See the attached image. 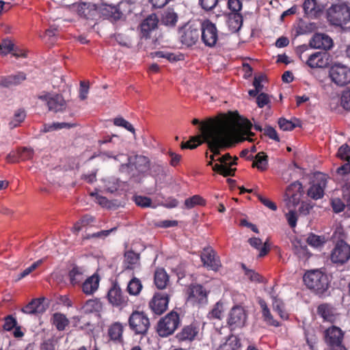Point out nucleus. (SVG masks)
Masks as SVG:
<instances>
[{
  "label": "nucleus",
  "instance_id": "nucleus-1",
  "mask_svg": "<svg viewBox=\"0 0 350 350\" xmlns=\"http://www.w3.org/2000/svg\"><path fill=\"white\" fill-rule=\"evenodd\" d=\"M201 135L192 137L190 140L181 144V148L194 149L203 142L208 145L213 152L211 161H215V156L220 154V150L231 146L233 141L252 142L254 133L250 131L242 133L238 127L237 121L231 116L212 120L201 124L199 127Z\"/></svg>",
  "mask_w": 350,
  "mask_h": 350
},
{
  "label": "nucleus",
  "instance_id": "nucleus-2",
  "mask_svg": "<svg viewBox=\"0 0 350 350\" xmlns=\"http://www.w3.org/2000/svg\"><path fill=\"white\" fill-rule=\"evenodd\" d=\"M303 280L305 285L317 294H322L328 288L327 276L319 269L308 271Z\"/></svg>",
  "mask_w": 350,
  "mask_h": 350
},
{
  "label": "nucleus",
  "instance_id": "nucleus-3",
  "mask_svg": "<svg viewBox=\"0 0 350 350\" xmlns=\"http://www.w3.org/2000/svg\"><path fill=\"white\" fill-rule=\"evenodd\" d=\"M327 18L333 25H346L350 23V7L343 3L332 5L327 10Z\"/></svg>",
  "mask_w": 350,
  "mask_h": 350
},
{
  "label": "nucleus",
  "instance_id": "nucleus-4",
  "mask_svg": "<svg viewBox=\"0 0 350 350\" xmlns=\"http://www.w3.org/2000/svg\"><path fill=\"white\" fill-rule=\"evenodd\" d=\"M324 340L328 350H347L344 343L345 332L332 325L324 331Z\"/></svg>",
  "mask_w": 350,
  "mask_h": 350
},
{
  "label": "nucleus",
  "instance_id": "nucleus-5",
  "mask_svg": "<svg viewBox=\"0 0 350 350\" xmlns=\"http://www.w3.org/2000/svg\"><path fill=\"white\" fill-rule=\"evenodd\" d=\"M128 323L130 329L135 334L138 335H146L150 326V319L143 311H133L129 318Z\"/></svg>",
  "mask_w": 350,
  "mask_h": 350
},
{
  "label": "nucleus",
  "instance_id": "nucleus-6",
  "mask_svg": "<svg viewBox=\"0 0 350 350\" xmlns=\"http://www.w3.org/2000/svg\"><path fill=\"white\" fill-rule=\"evenodd\" d=\"M180 324L178 314L171 312L159 320L157 326V332L161 337H167L172 335Z\"/></svg>",
  "mask_w": 350,
  "mask_h": 350
},
{
  "label": "nucleus",
  "instance_id": "nucleus-7",
  "mask_svg": "<svg viewBox=\"0 0 350 350\" xmlns=\"http://www.w3.org/2000/svg\"><path fill=\"white\" fill-rule=\"evenodd\" d=\"M304 190L302 185L295 181L287 187L284 196V202L287 208H295L300 202Z\"/></svg>",
  "mask_w": 350,
  "mask_h": 350
},
{
  "label": "nucleus",
  "instance_id": "nucleus-8",
  "mask_svg": "<svg viewBox=\"0 0 350 350\" xmlns=\"http://www.w3.org/2000/svg\"><path fill=\"white\" fill-rule=\"evenodd\" d=\"M329 76L336 85L345 86L350 83V68L341 64H335L330 68Z\"/></svg>",
  "mask_w": 350,
  "mask_h": 350
},
{
  "label": "nucleus",
  "instance_id": "nucleus-9",
  "mask_svg": "<svg viewBox=\"0 0 350 350\" xmlns=\"http://www.w3.org/2000/svg\"><path fill=\"white\" fill-rule=\"evenodd\" d=\"M201 40L208 47L215 46L218 40V31L216 25L209 20H204L201 22Z\"/></svg>",
  "mask_w": 350,
  "mask_h": 350
},
{
  "label": "nucleus",
  "instance_id": "nucleus-10",
  "mask_svg": "<svg viewBox=\"0 0 350 350\" xmlns=\"http://www.w3.org/2000/svg\"><path fill=\"white\" fill-rule=\"evenodd\" d=\"M328 177L326 174L317 172L314 175L311 185L308 190V195L314 200L321 199L324 196Z\"/></svg>",
  "mask_w": 350,
  "mask_h": 350
},
{
  "label": "nucleus",
  "instance_id": "nucleus-11",
  "mask_svg": "<svg viewBox=\"0 0 350 350\" xmlns=\"http://www.w3.org/2000/svg\"><path fill=\"white\" fill-rule=\"evenodd\" d=\"M107 299L114 307L124 308L128 304V297L124 295L117 283H113L107 293Z\"/></svg>",
  "mask_w": 350,
  "mask_h": 350
},
{
  "label": "nucleus",
  "instance_id": "nucleus-12",
  "mask_svg": "<svg viewBox=\"0 0 350 350\" xmlns=\"http://www.w3.org/2000/svg\"><path fill=\"white\" fill-rule=\"evenodd\" d=\"M232 157L229 153L219 157L217 161L220 162V164H215L213 166V170L224 176H234L235 168H231L230 166L236 165V160L237 157H234V160L231 161Z\"/></svg>",
  "mask_w": 350,
  "mask_h": 350
},
{
  "label": "nucleus",
  "instance_id": "nucleus-13",
  "mask_svg": "<svg viewBox=\"0 0 350 350\" xmlns=\"http://www.w3.org/2000/svg\"><path fill=\"white\" fill-rule=\"evenodd\" d=\"M200 258L204 267L209 270L217 271L221 266L219 256L211 247L204 248Z\"/></svg>",
  "mask_w": 350,
  "mask_h": 350
},
{
  "label": "nucleus",
  "instance_id": "nucleus-14",
  "mask_svg": "<svg viewBox=\"0 0 350 350\" xmlns=\"http://www.w3.org/2000/svg\"><path fill=\"white\" fill-rule=\"evenodd\" d=\"M350 258V246L343 241L337 242L331 254L334 263L343 264Z\"/></svg>",
  "mask_w": 350,
  "mask_h": 350
},
{
  "label": "nucleus",
  "instance_id": "nucleus-15",
  "mask_svg": "<svg viewBox=\"0 0 350 350\" xmlns=\"http://www.w3.org/2000/svg\"><path fill=\"white\" fill-rule=\"evenodd\" d=\"M38 98L46 102L50 111L57 112L66 109V103L63 96L60 94L44 93L39 95Z\"/></svg>",
  "mask_w": 350,
  "mask_h": 350
},
{
  "label": "nucleus",
  "instance_id": "nucleus-16",
  "mask_svg": "<svg viewBox=\"0 0 350 350\" xmlns=\"http://www.w3.org/2000/svg\"><path fill=\"white\" fill-rule=\"evenodd\" d=\"M247 315L244 309L241 306L233 307L228 317V323L232 328L242 327L245 325Z\"/></svg>",
  "mask_w": 350,
  "mask_h": 350
},
{
  "label": "nucleus",
  "instance_id": "nucleus-17",
  "mask_svg": "<svg viewBox=\"0 0 350 350\" xmlns=\"http://www.w3.org/2000/svg\"><path fill=\"white\" fill-rule=\"evenodd\" d=\"M169 296L167 293H157L149 302V307L156 314H163L167 309Z\"/></svg>",
  "mask_w": 350,
  "mask_h": 350
},
{
  "label": "nucleus",
  "instance_id": "nucleus-18",
  "mask_svg": "<svg viewBox=\"0 0 350 350\" xmlns=\"http://www.w3.org/2000/svg\"><path fill=\"white\" fill-rule=\"evenodd\" d=\"M180 40L186 46H191L199 39V31L191 25H185L180 30Z\"/></svg>",
  "mask_w": 350,
  "mask_h": 350
},
{
  "label": "nucleus",
  "instance_id": "nucleus-19",
  "mask_svg": "<svg viewBox=\"0 0 350 350\" xmlns=\"http://www.w3.org/2000/svg\"><path fill=\"white\" fill-rule=\"evenodd\" d=\"M310 46L314 49L329 50L333 46V40L327 34L318 33L311 38Z\"/></svg>",
  "mask_w": 350,
  "mask_h": 350
},
{
  "label": "nucleus",
  "instance_id": "nucleus-20",
  "mask_svg": "<svg viewBox=\"0 0 350 350\" xmlns=\"http://www.w3.org/2000/svg\"><path fill=\"white\" fill-rule=\"evenodd\" d=\"M207 293L201 285H193L188 290V301L193 304L206 302Z\"/></svg>",
  "mask_w": 350,
  "mask_h": 350
},
{
  "label": "nucleus",
  "instance_id": "nucleus-21",
  "mask_svg": "<svg viewBox=\"0 0 350 350\" xmlns=\"http://www.w3.org/2000/svg\"><path fill=\"white\" fill-rule=\"evenodd\" d=\"M307 64L310 68H324L328 64V55L325 53L316 52L309 56Z\"/></svg>",
  "mask_w": 350,
  "mask_h": 350
},
{
  "label": "nucleus",
  "instance_id": "nucleus-22",
  "mask_svg": "<svg viewBox=\"0 0 350 350\" xmlns=\"http://www.w3.org/2000/svg\"><path fill=\"white\" fill-rule=\"evenodd\" d=\"M303 9L305 15L311 18H317L322 12V9L317 4V0H305Z\"/></svg>",
  "mask_w": 350,
  "mask_h": 350
},
{
  "label": "nucleus",
  "instance_id": "nucleus-23",
  "mask_svg": "<svg viewBox=\"0 0 350 350\" xmlns=\"http://www.w3.org/2000/svg\"><path fill=\"white\" fill-rule=\"evenodd\" d=\"M317 313L324 321L330 323H334L338 319V314L334 308L327 304L320 305L317 308Z\"/></svg>",
  "mask_w": 350,
  "mask_h": 350
},
{
  "label": "nucleus",
  "instance_id": "nucleus-24",
  "mask_svg": "<svg viewBox=\"0 0 350 350\" xmlns=\"http://www.w3.org/2000/svg\"><path fill=\"white\" fill-rule=\"evenodd\" d=\"M44 301V298L34 299L24 307L22 311L29 314L42 313L46 310Z\"/></svg>",
  "mask_w": 350,
  "mask_h": 350
},
{
  "label": "nucleus",
  "instance_id": "nucleus-25",
  "mask_svg": "<svg viewBox=\"0 0 350 350\" xmlns=\"http://www.w3.org/2000/svg\"><path fill=\"white\" fill-rule=\"evenodd\" d=\"M100 278L98 275L93 274L87 278L82 285V291L85 295H92L99 286Z\"/></svg>",
  "mask_w": 350,
  "mask_h": 350
},
{
  "label": "nucleus",
  "instance_id": "nucleus-26",
  "mask_svg": "<svg viewBox=\"0 0 350 350\" xmlns=\"http://www.w3.org/2000/svg\"><path fill=\"white\" fill-rule=\"evenodd\" d=\"M26 79V75L24 72H18L16 75H9L1 78L0 85L5 88L21 84Z\"/></svg>",
  "mask_w": 350,
  "mask_h": 350
},
{
  "label": "nucleus",
  "instance_id": "nucleus-27",
  "mask_svg": "<svg viewBox=\"0 0 350 350\" xmlns=\"http://www.w3.org/2000/svg\"><path fill=\"white\" fill-rule=\"evenodd\" d=\"M247 159L254 160L253 167H256L260 171H265L267 169L268 157L265 152H258L255 157L250 156Z\"/></svg>",
  "mask_w": 350,
  "mask_h": 350
},
{
  "label": "nucleus",
  "instance_id": "nucleus-28",
  "mask_svg": "<svg viewBox=\"0 0 350 350\" xmlns=\"http://www.w3.org/2000/svg\"><path fill=\"white\" fill-rule=\"evenodd\" d=\"M169 276L164 269H157L154 273V284L159 289H164L169 283Z\"/></svg>",
  "mask_w": 350,
  "mask_h": 350
},
{
  "label": "nucleus",
  "instance_id": "nucleus-29",
  "mask_svg": "<svg viewBox=\"0 0 350 350\" xmlns=\"http://www.w3.org/2000/svg\"><path fill=\"white\" fill-rule=\"evenodd\" d=\"M158 24V18L155 14L149 15L141 24V30L144 36L154 30Z\"/></svg>",
  "mask_w": 350,
  "mask_h": 350
},
{
  "label": "nucleus",
  "instance_id": "nucleus-30",
  "mask_svg": "<svg viewBox=\"0 0 350 350\" xmlns=\"http://www.w3.org/2000/svg\"><path fill=\"white\" fill-rule=\"evenodd\" d=\"M198 333V328L193 325L185 327L182 331L178 334L177 337L180 340H192Z\"/></svg>",
  "mask_w": 350,
  "mask_h": 350
},
{
  "label": "nucleus",
  "instance_id": "nucleus-31",
  "mask_svg": "<svg viewBox=\"0 0 350 350\" xmlns=\"http://www.w3.org/2000/svg\"><path fill=\"white\" fill-rule=\"evenodd\" d=\"M248 242L252 247L257 250H260V257L265 256L270 250V245H269L267 241L262 244L261 239L259 238L253 237L250 238L248 240Z\"/></svg>",
  "mask_w": 350,
  "mask_h": 350
},
{
  "label": "nucleus",
  "instance_id": "nucleus-32",
  "mask_svg": "<svg viewBox=\"0 0 350 350\" xmlns=\"http://www.w3.org/2000/svg\"><path fill=\"white\" fill-rule=\"evenodd\" d=\"M258 304L262 309V317L264 318V321L270 325H273L275 327L279 326V323L273 319L266 302L263 299H260L258 300Z\"/></svg>",
  "mask_w": 350,
  "mask_h": 350
},
{
  "label": "nucleus",
  "instance_id": "nucleus-33",
  "mask_svg": "<svg viewBox=\"0 0 350 350\" xmlns=\"http://www.w3.org/2000/svg\"><path fill=\"white\" fill-rule=\"evenodd\" d=\"M123 325L118 322L113 323L108 329V334L113 340L120 341L122 338Z\"/></svg>",
  "mask_w": 350,
  "mask_h": 350
},
{
  "label": "nucleus",
  "instance_id": "nucleus-34",
  "mask_svg": "<svg viewBox=\"0 0 350 350\" xmlns=\"http://www.w3.org/2000/svg\"><path fill=\"white\" fill-rule=\"evenodd\" d=\"M243 25V16L241 13H230L228 15V25L234 31L239 30Z\"/></svg>",
  "mask_w": 350,
  "mask_h": 350
},
{
  "label": "nucleus",
  "instance_id": "nucleus-35",
  "mask_svg": "<svg viewBox=\"0 0 350 350\" xmlns=\"http://www.w3.org/2000/svg\"><path fill=\"white\" fill-rule=\"evenodd\" d=\"M85 270L83 267L75 266L69 272L70 282L72 284H79L85 277Z\"/></svg>",
  "mask_w": 350,
  "mask_h": 350
},
{
  "label": "nucleus",
  "instance_id": "nucleus-36",
  "mask_svg": "<svg viewBox=\"0 0 350 350\" xmlns=\"http://www.w3.org/2000/svg\"><path fill=\"white\" fill-rule=\"evenodd\" d=\"M177 20V14L173 10L170 9L165 11L161 17V23L167 26H174Z\"/></svg>",
  "mask_w": 350,
  "mask_h": 350
},
{
  "label": "nucleus",
  "instance_id": "nucleus-37",
  "mask_svg": "<svg viewBox=\"0 0 350 350\" xmlns=\"http://www.w3.org/2000/svg\"><path fill=\"white\" fill-rule=\"evenodd\" d=\"M126 268L133 269L139 264V256L133 251L126 252L124 255Z\"/></svg>",
  "mask_w": 350,
  "mask_h": 350
},
{
  "label": "nucleus",
  "instance_id": "nucleus-38",
  "mask_svg": "<svg viewBox=\"0 0 350 350\" xmlns=\"http://www.w3.org/2000/svg\"><path fill=\"white\" fill-rule=\"evenodd\" d=\"M142 287L141 281L137 278H133L129 282L126 290L131 295L136 296L140 293Z\"/></svg>",
  "mask_w": 350,
  "mask_h": 350
},
{
  "label": "nucleus",
  "instance_id": "nucleus-39",
  "mask_svg": "<svg viewBox=\"0 0 350 350\" xmlns=\"http://www.w3.org/2000/svg\"><path fill=\"white\" fill-rule=\"evenodd\" d=\"M135 166L139 172H145L149 169V159L142 155H137L135 158Z\"/></svg>",
  "mask_w": 350,
  "mask_h": 350
},
{
  "label": "nucleus",
  "instance_id": "nucleus-40",
  "mask_svg": "<svg viewBox=\"0 0 350 350\" xmlns=\"http://www.w3.org/2000/svg\"><path fill=\"white\" fill-rule=\"evenodd\" d=\"M91 9V5L90 3L80 2L79 1L76 5H74L73 9L71 10L72 12L77 13L81 16L86 17Z\"/></svg>",
  "mask_w": 350,
  "mask_h": 350
},
{
  "label": "nucleus",
  "instance_id": "nucleus-41",
  "mask_svg": "<svg viewBox=\"0 0 350 350\" xmlns=\"http://www.w3.org/2000/svg\"><path fill=\"white\" fill-rule=\"evenodd\" d=\"M26 113L23 109L16 110L9 123L10 127L14 129L18 126L24 121Z\"/></svg>",
  "mask_w": 350,
  "mask_h": 350
},
{
  "label": "nucleus",
  "instance_id": "nucleus-42",
  "mask_svg": "<svg viewBox=\"0 0 350 350\" xmlns=\"http://www.w3.org/2000/svg\"><path fill=\"white\" fill-rule=\"evenodd\" d=\"M16 46L13 42L8 39H3L2 42L0 43V52L1 55L5 56L9 53H13Z\"/></svg>",
  "mask_w": 350,
  "mask_h": 350
},
{
  "label": "nucleus",
  "instance_id": "nucleus-43",
  "mask_svg": "<svg viewBox=\"0 0 350 350\" xmlns=\"http://www.w3.org/2000/svg\"><path fill=\"white\" fill-rule=\"evenodd\" d=\"M53 324L58 330H64L68 325V321L64 315L56 313L53 315Z\"/></svg>",
  "mask_w": 350,
  "mask_h": 350
},
{
  "label": "nucleus",
  "instance_id": "nucleus-44",
  "mask_svg": "<svg viewBox=\"0 0 350 350\" xmlns=\"http://www.w3.org/2000/svg\"><path fill=\"white\" fill-rule=\"evenodd\" d=\"M273 308L275 311L278 312L282 319H286L288 318V314L284 309V304L280 299L277 298L273 299Z\"/></svg>",
  "mask_w": 350,
  "mask_h": 350
},
{
  "label": "nucleus",
  "instance_id": "nucleus-45",
  "mask_svg": "<svg viewBox=\"0 0 350 350\" xmlns=\"http://www.w3.org/2000/svg\"><path fill=\"white\" fill-rule=\"evenodd\" d=\"M307 243L314 247H319L325 243V238L314 234H310L307 238Z\"/></svg>",
  "mask_w": 350,
  "mask_h": 350
},
{
  "label": "nucleus",
  "instance_id": "nucleus-46",
  "mask_svg": "<svg viewBox=\"0 0 350 350\" xmlns=\"http://www.w3.org/2000/svg\"><path fill=\"white\" fill-rule=\"evenodd\" d=\"M70 124L66 122H54L52 124H44L42 131L44 133L51 132L53 131L61 129L63 128H70Z\"/></svg>",
  "mask_w": 350,
  "mask_h": 350
},
{
  "label": "nucleus",
  "instance_id": "nucleus-47",
  "mask_svg": "<svg viewBox=\"0 0 350 350\" xmlns=\"http://www.w3.org/2000/svg\"><path fill=\"white\" fill-rule=\"evenodd\" d=\"M113 124H114V125H116L117 126L123 127V128L126 129L127 131L135 134V129L133 126V125L129 122H128L127 120H126L125 119H124L122 117H118V118H114Z\"/></svg>",
  "mask_w": 350,
  "mask_h": 350
},
{
  "label": "nucleus",
  "instance_id": "nucleus-48",
  "mask_svg": "<svg viewBox=\"0 0 350 350\" xmlns=\"http://www.w3.org/2000/svg\"><path fill=\"white\" fill-rule=\"evenodd\" d=\"M204 204V200L198 195L193 196L191 198H187L185 201V205L187 208H191L196 205H202Z\"/></svg>",
  "mask_w": 350,
  "mask_h": 350
},
{
  "label": "nucleus",
  "instance_id": "nucleus-49",
  "mask_svg": "<svg viewBox=\"0 0 350 350\" xmlns=\"http://www.w3.org/2000/svg\"><path fill=\"white\" fill-rule=\"evenodd\" d=\"M271 103L270 97L265 93L259 94L256 97V103L258 107L262 108L265 106H269Z\"/></svg>",
  "mask_w": 350,
  "mask_h": 350
},
{
  "label": "nucleus",
  "instance_id": "nucleus-50",
  "mask_svg": "<svg viewBox=\"0 0 350 350\" xmlns=\"http://www.w3.org/2000/svg\"><path fill=\"white\" fill-rule=\"evenodd\" d=\"M278 124L280 129L284 131H292L296 127V124L293 122L288 120L285 118H280L278 120Z\"/></svg>",
  "mask_w": 350,
  "mask_h": 350
},
{
  "label": "nucleus",
  "instance_id": "nucleus-51",
  "mask_svg": "<svg viewBox=\"0 0 350 350\" xmlns=\"http://www.w3.org/2000/svg\"><path fill=\"white\" fill-rule=\"evenodd\" d=\"M101 307L98 299H90L85 304V309L87 312L98 311Z\"/></svg>",
  "mask_w": 350,
  "mask_h": 350
},
{
  "label": "nucleus",
  "instance_id": "nucleus-52",
  "mask_svg": "<svg viewBox=\"0 0 350 350\" xmlns=\"http://www.w3.org/2000/svg\"><path fill=\"white\" fill-rule=\"evenodd\" d=\"M288 212L285 214L289 226L294 228L297 225V217L295 208H287Z\"/></svg>",
  "mask_w": 350,
  "mask_h": 350
},
{
  "label": "nucleus",
  "instance_id": "nucleus-53",
  "mask_svg": "<svg viewBox=\"0 0 350 350\" xmlns=\"http://www.w3.org/2000/svg\"><path fill=\"white\" fill-rule=\"evenodd\" d=\"M42 262V260H38L36 262H33L31 266L26 268L23 272H21L18 277V280H21L29 274H30L32 271L36 269Z\"/></svg>",
  "mask_w": 350,
  "mask_h": 350
},
{
  "label": "nucleus",
  "instance_id": "nucleus-54",
  "mask_svg": "<svg viewBox=\"0 0 350 350\" xmlns=\"http://www.w3.org/2000/svg\"><path fill=\"white\" fill-rule=\"evenodd\" d=\"M105 188L110 192L113 193L116 191L119 187V181L117 178H111L105 180Z\"/></svg>",
  "mask_w": 350,
  "mask_h": 350
},
{
  "label": "nucleus",
  "instance_id": "nucleus-55",
  "mask_svg": "<svg viewBox=\"0 0 350 350\" xmlns=\"http://www.w3.org/2000/svg\"><path fill=\"white\" fill-rule=\"evenodd\" d=\"M218 0H199L201 8L205 11L214 9L217 5Z\"/></svg>",
  "mask_w": 350,
  "mask_h": 350
},
{
  "label": "nucleus",
  "instance_id": "nucleus-56",
  "mask_svg": "<svg viewBox=\"0 0 350 350\" xmlns=\"http://www.w3.org/2000/svg\"><path fill=\"white\" fill-rule=\"evenodd\" d=\"M228 8L231 10V13H240L242 9V3L240 0H228Z\"/></svg>",
  "mask_w": 350,
  "mask_h": 350
},
{
  "label": "nucleus",
  "instance_id": "nucleus-57",
  "mask_svg": "<svg viewBox=\"0 0 350 350\" xmlns=\"http://www.w3.org/2000/svg\"><path fill=\"white\" fill-rule=\"evenodd\" d=\"M350 148L347 144L342 145L337 152V156L343 160H349Z\"/></svg>",
  "mask_w": 350,
  "mask_h": 350
},
{
  "label": "nucleus",
  "instance_id": "nucleus-58",
  "mask_svg": "<svg viewBox=\"0 0 350 350\" xmlns=\"http://www.w3.org/2000/svg\"><path fill=\"white\" fill-rule=\"evenodd\" d=\"M19 157L21 160L25 161L32 159L33 155V150L29 148H23L18 152Z\"/></svg>",
  "mask_w": 350,
  "mask_h": 350
},
{
  "label": "nucleus",
  "instance_id": "nucleus-59",
  "mask_svg": "<svg viewBox=\"0 0 350 350\" xmlns=\"http://www.w3.org/2000/svg\"><path fill=\"white\" fill-rule=\"evenodd\" d=\"M224 308L223 305L220 303H217L213 310H211V314L212 317L215 319H221L223 316Z\"/></svg>",
  "mask_w": 350,
  "mask_h": 350
},
{
  "label": "nucleus",
  "instance_id": "nucleus-60",
  "mask_svg": "<svg viewBox=\"0 0 350 350\" xmlns=\"http://www.w3.org/2000/svg\"><path fill=\"white\" fill-rule=\"evenodd\" d=\"M243 267L245 269V275L250 281L256 282H260L262 281V278L258 273L252 270L247 269L244 265H243Z\"/></svg>",
  "mask_w": 350,
  "mask_h": 350
},
{
  "label": "nucleus",
  "instance_id": "nucleus-61",
  "mask_svg": "<svg viewBox=\"0 0 350 350\" xmlns=\"http://www.w3.org/2000/svg\"><path fill=\"white\" fill-rule=\"evenodd\" d=\"M134 200L135 204L141 207H148L151 205V200L147 197L135 196Z\"/></svg>",
  "mask_w": 350,
  "mask_h": 350
},
{
  "label": "nucleus",
  "instance_id": "nucleus-62",
  "mask_svg": "<svg viewBox=\"0 0 350 350\" xmlns=\"http://www.w3.org/2000/svg\"><path fill=\"white\" fill-rule=\"evenodd\" d=\"M341 105L345 109H350V90L344 91L341 96Z\"/></svg>",
  "mask_w": 350,
  "mask_h": 350
},
{
  "label": "nucleus",
  "instance_id": "nucleus-63",
  "mask_svg": "<svg viewBox=\"0 0 350 350\" xmlns=\"http://www.w3.org/2000/svg\"><path fill=\"white\" fill-rule=\"evenodd\" d=\"M332 206L335 213H340L344 210L345 204L339 198L332 200Z\"/></svg>",
  "mask_w": 350,
  "mask_h": 350
},
{
  "label": "nucleus",
  "instance_id": "nucleus-64",
  "mask_svg": "<svg viewBox=\"0 0 350 350\" xmlns=\"http://www.w3.org/2000/svg\"><path fill=\"white\" fill-rule=\"evenodd\" d=\"M342 196L347 201V206L350 209V183H347L342 187Z\"/></svg>",
  "mask_w": 350,
  "mask_h": 350
}]
</instances>
